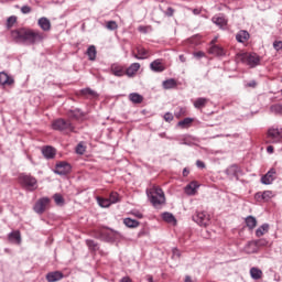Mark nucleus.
<instances>
[{"instance_id": "obj_30", "label": "nucleus", "mask_w": 282, "mask_h": 282, "mask_svg": "<svg viewBox=\"0 0 282 282\" xmlns=\"http://www.w3.org/2000/svg\"><path fill=\"white\" fill-rule=\"evenodd\" d=\"M245 221L249 230H254V228H257V218H254V216H248Z\"/></svg>"}, {"instance_id": "obj_27", "label": "nucleus", "mask_w": 282, "mask_h": 282, "mask_svg": "<svg viewBox=\"0 0 282 282\" xmlns=\"http://www.w3.org/2000/svg\"><path fill=\"white\" fill-rule=\"evenodd\" d=\"M82 96H86L87 98H98V93H96L91 88H84L80 90Z\"/></svg>"}, {"instance_id": "obj_2", "label": "nucleus", "mask_w": 282, "mask_h": 282, "mask_svg": "<svg viewBox=\"0 0 282 282\" xmlns=\"http://www.w3.org/2000/svg\"><path fill=\"white\" fill-rule=\"evenodd\" d=\"M147 195L154 208H160V206L166 204V196L160 186L153 185L147 189Z\"/></svg>"}, {"instance_id": "obj_37", "label": "nucleus", "mask_w": 282, "mask_h": 282, "mask_svg": "<svg viewBox=\"0 0 282 282\" xmlns=\"http://www.w3.org/2000/svg\"><path fill=\"white\" fill-rule=\"evenodd\" d=\"M137 52L143 61L151 56V54H149V51L144 47H137Z\"/></svg>"}, {"instance_id": "obj_49", "label": "nucleus", "mask_w": 282, "mask_h": 282, "mask_svg": "<svg viewBox=\"0 0 282 282\" xmlns=\"http://www.w3.org/2000/svg\"><path fill=\"white\" fill-rule=\"evenodd\" d=\"M163 118H164L165 122H173V120H174L173 113H171V112H165Z\"/></svg>"}, {"instance_id": "obj_46", "label": "nucleus", "mask_w": 282, "mask_h": 282, "mask_svg": "<svg viewBox=\"0 0 282 282\" xmlns=\"http://www.w3.org/2000/svg\"><path fill=\"white\" fill-rule=\"evenodd\" d=\"M107 30H118V23L116 21H108L106 24Z\"/></svg>"}, {"instance_id": "obj_40", "label": "nucleus", "mask_w": 282, "mask_h": 282, "mask_svg": "<svg viewBox=\"0 0 282 282\" xmlns=\"http://www.w3.org/2000/svg\"><path fill=\"white\" fill-rule=\"evenodd\" d=\"M270 111L271 113H275V115L282 113V105L281 104L272 105L270 107Z\"/></svg>"}, {"instance_id": "obj_64", "label": "nucleus", "mask_w": 282, "mask_h": 282, "mask_svg": "<svg viewBox=\"0 0 282 282\" xmlns=\"http://www.w3.org/2000/svg\"><path fill=\"white\" fill-rule=\"evenodd\" d=\"M101 236H105V235H107V230L106 229H101Z\"/></svg>"}, {"instance_id": "obj_15", "label": "nucleus", "mask_w": 282, "mask_h": 282, "mask_svg": "<svg viewBox=\"0 0 282 282\" xmlns=\"http://www.w3.org/2000/svg\"><path fill=\"white\" fill-rule=\"evenodd\" d=\"M110 72L113 76H117L118 78H121V76H124V74H127V70H124V66L119 64H112L110 66Z\"/></svg>"}, {"instance_id": "obj_1", "label": "nucleus", "mask_w": 282, "mask_h": 282, "mask_svg": "<svg viewBox=\"0 0 282 282\" xmlns=\"http://www.w3.org/2000/svg\"><path fill=\"white\" fill-rule=\"evenodd\" d=\"M11 39L21 45H36L45 41V33L32 29H15L11 31Z\"/></svg>"}, {"instance_id": "obj_56", "label": "nucleus", "mask_w": 282, "mask_h": 282, "mask_svg": "<svg viewBox=\"0 0 282 282\" xmlns=\"http://www.w3.org/2000/svg\"><path fill=\"white\" fill-rule=\"evenodd\" d=\"M196 166L198 169H206V164L203 161H200V160L196 161Z\"/></svg>"}, {"instance_id": "obj_58", "label": "nucleus", "mask_w": 282, "mask_h": 282, "mask_svg": "<svg viewBox=\"0 0 282 282\" xmlns=\"http://www.w3.org/2000/svg\"><path fill=\"white\" fill-rule=\"evenodd\" d=\"M132 56L133 58H137V61H143L142 57L140 56V53H133Z\"/></svg>"}, {"instance_id": "obj_21", "label": "nucleus", "mask_w": 282, "mask_h": 282, "mask_svg": "<svg viewBox=\"0 0 282 282\" xmlns=\"http://www.w3.org/2000/svg\"><path fill=\"white\" fill-rule=\"evenodd\" d=\"M245 252L247 254H254L257 252H259V249L257 248V243L253 241H249L245 248H243Z\"/></svg>"}, {"instance_id": "obj_51", "label": "nucleus", "mask_w": 282, "mask_h": 282, "mask_svg": "<svg viewBox=\"0 0 282 282\" xmlns=\"http://www.w3.org/2000/svg\"><path fill=\"white\" fill-rule=\"evenodd\" d=\"M273 47L276 52H280V50H282V41L273 42Z\"/></svg>"}, {"instance_id": "obj_42", "label": "nucleus", "mask_w": 282, "mask_h": 282, "mask_svg": "<svg viewBox=\"0 0 282 282\" xmlns=\"http://www.w3.org/2000/svg\"><path fill=\"white\" fill-rule=\"evenodd\" d=\"M110 200V204H118L120 202L119 195L116 192H112L108 198Z\"/></svg>"}, {"instance_id": "obj_39", "label": "nucleus", "mask_w": 282, "mask_h": 282, "mask_svg": "<svg viewBox=\"0 0 282 282\" xmlns=\"http://www.w3.org/2000/svg\"><path fill=\"white\" fill-rule=\"evenodd\" d=\"M196 188H197V185H195V183H191V184L186 185L185 193L187 195H195Z\"/></svg>"}, {"instance_id": "obj_44", "label": "nucleus", "mask_w": 282, "mask_h": 282, "mask_svg": "<svg viewBox=\"0 0 282 282\" xmlns=\"http://www.w3.org/2000/svg\"><path fill=\"white\" fill-rule=\"evenodd\" d=\"M253 242L256 243V247L259 248H264V246H268V240L265 239H258V240H253Z\"/></svg>"}, {"instance_id": "obj_23", "label": "nucleus", "mask_w": 282, "mask_h": 282, "mask_svg": "<svg viewBox=\"0 0 282 282\" xmlns=\"http://www.w3.org/2000/svg\"><path fill=\"white\" fill-rule=\"evenodd\" d=\"M208 101L209 99L206 97L196 98V100L194 101V107L195 109H204V107L208 105Z\"/></svg>"}, {"instance_id": "obj_50", "label": "nucleus", "mask_w": 282, "mask_h": 282, "mask_svg": "<svg viewBox=\"0 0 282 282\" xmlns=\"http://www.w3.org/2000/svg\"><path fill=\"white\" fill-rule=\"evenodd\" d=\"M21 12H22V14H30V12H32V7H30V6H23V7L21 8Z\"/></svg>"}, {"instance_id": "obj_18", "label": "nucleus", "mask_w": 282, "mask_h": 282, "mask_svg": "<svg viewBox=\"0 0 282 282\" xmlns=\"http://www.w3.org/2000/svg\"><path fill=\"white\" fill-rule=\"evenodd\" d=\"M140 70V63H132L127 69L126 75L128 78H133L135 74Z\"/></svg>"}, {"instance_id": "obj_54", "label": "nucleus", "mask_w": 282, "mask_h": 282, "mask_svg": "<svg viewBox=\"0 0 282 282\" xmlns=\"http://www.w3.org/2000/svg\"><path fill=\"white\" fill-rule=\"evenodd\" d=\"M172 252H173V258L174 259H180V257H181V253H180V250L177 249V248H174L173 250H172Z\"/></svg>"}, {"instance_id": "obj_29", "label": "nucleus", "mask_w": 282, "mask_h": 282, "mask_svg": "<svg viewBox=\"0 0 282 282\" xmlns=\"http://www.w3.org/2000/svg\"><path fill=\"white\" fill-rule=\"evenodd\" d=\"M86 54H87L89 61H96V56L98 54V51H96V46L95 45H90L87 48Z\"/></svg>"}, {"instance_id": "obj_36", "label": "nucleus", "mask_w": 282, "mask_h": 282, "mask_svg": "<svg viewBox=\"0 0 282 282\" xmlns=\"http://www.w3.org/2000/svg\"><path fill=\"white\" fill-rule=\"evenodd\" d=\"M163 221H166L167 224H175V216L173 214L165 212L162 214Z\"/></svg>"}, {"instance_id": "obj_22", "label": "nucleus", "mask_w": 282, "mask_h": 282, "mask_svg": "<svg viewBox=\"0 0 282 282\" xmlns=\"http://www.w3.org/2000/svg\"><path fill=\"white\" fill-rule=\"evenodd\" d=\"M250 276L253 279V281H259V279L263 278V271L257 267H252L250 269Z\"/></svg>"}, {"instance_id": "obj_10", "label": "nucleus", "mask_w": 282, "mask_h": 282, "mask_svg": "<svg viewBox=\"0 0 282 282\" xmlns=\"http://www.w3.org/2000/svg\"><path fill=\"white\" fill-rule=\"evenodd\" d=\"M274 180H276V170L270 169L268 171V173H265L261 177V184H264L265 186H270V184H272V182H274Z\"/></svg>"}, {"instance_id": "obj_38", "label": "nucleus", "mask_w": 282, "mask_h": 282, "mask_svg": "<svg viewBox=\"0 0 282 282\" xmlns=\"http://www.w3.org/2000/svg\"><path fill=\"white\" fill-rule=\"evenodd\" d=\"M53 199L56 206H63L65 204V198H63V195L61 194H54Z\"/></svg>"}, {"instance_id": "obj_17", "label": "nucleus", "mask_w": 282, "mask_h": 282, "mask_svg": "<svg viewBox=\"0 0 282 282\" xmlns=\"http://www.w3.org/2000/svg\"><path fill=\"white\" fill-rule=\"evenodd\" d=\"M64 278H65V274H63V272H61V271H53V272H48L46 274V281H48V282L61 281Z\"/></svg>"}, {"instance_id": "obj_34", "label": "nucleus", "mask_w": 282, "mask_h": 282, "mask_svg": "<svg viewBox=\"0 0 282 282\" xmlns=\"http://www.w3.org/2000/svg\"><path fill=\"white\" fill-rule=\"evenodd\" d=\"M123 224L127 226V228H138V226H140V221L132 218H126Z\"/></svg>"}, {"instance_id": "obj_57", "label": "nucleus", "mask_w": 282, "mask_h": 282, "mask_svg": "<svg viewBox=\"0 0 282 282\" xmlns=\"http://www.w3.org/2000/svg\"><path fill=\"white\" fill-rule=\"evenodd\" d=\"M119 282H133V280H131L129 276H123Z\"/></svg>"}, {"instance_id": "obj_61", "label": "nucleus", "mask_w": 282, "mask_h": 282, "mask_svg": "<svg viewBox=\"0 0 282 282\" xmlns=\"http://www.w3.org/2000/svg\"><path fill=\"white\" fill-rule=\"evenodd\" d=\"M248 87H257V82L252 80L249 84H247Z\"/></svg>"}, {"instance_id": "obj_3", "label": "nucleus", "mask_w": 282, "mask_h": 282, "mask_svg": "<svg viewBox=\"0 0 282 282\" xmlns=\"http://www.w3.org/2000/svg\"><path fill=\"white\" fill-rule=\"evenodd\" d=\"M236 62L245 63V65H249V67H257V65L261 63V57H259V55H257L256 53H237Z\"/></svg>"}, {"instance_id": "obj_32", "label": "nucleus", "mask_w": 282, "mask_h": 282, "mask_svg": "<svg viewBox=\"0 0 282 282\" xmlns=\"http://www.w3.org/2000/svg\"><path fill=\"white\" fill-rule=\"evenodd\" d=\"M270 230V225L269 224H263L256 230V237H263Z\"/></svg>"}, {"instance_id": "obj_25", "label": "nucleus", "mask_w": 282, "mask_h": 282, "mask_svg": "<svg viewBox=\"0 0 282 282\" xmlns=\"http://www.w3.org/2000/svg\"><path fill=\"white\" fill-rule=\"evenodd\" d=\"M193 122H195V119L187 117L181 121L177 122V127H180V129H189L191 124H193Z\"/></svg>"}, {"instance_id": "obj_8", "label": "nucleus", "mask_w": 282, "mask_h": 282, "mask_svg": "<svg viewBox=\"0 0 282 282\" xmlns=\"http://www.w3.org/2000/svg\"><path fill=\"white\" fill-rule=\"evenodd\" d=\"M48 204H50V198L47 197L40 198L33 207L34 213H36L37 215H43Z\"/></svg>"}, {"instance_id": "obj_48", "label": "nucleus", "mask_w": 282, "mask_h": 282, "mask_svg": "<svg viewBox=\"0 0 282 282\" xmlns=\"http://www.w3.org/2000/svg\"><path fill=\"white\" fill-rule=\"evenodd\" d=\"M85 151H86V148H85V145H83V143L77 144V147H76V153H77L78 155H83V154L85 153Z\"/></svg>"}, {"instance_id": "obj_43", "label": "nucleus", "mask_w": 282, "mask_h": 282, "mask_svg": "<svg viewBox=\"0 0 282 282\" xmlns=\"http://www.w3.org/2000/svg\"><path fill=\"white\" fill-rule=\"evenodd\" d=\"M175 118L180 119L182 116H186V108L178 107L177 111L174 112Z\"/></svg>"}, {"instance_id": "obj_5", "label": "nucleus", "mask_w": 282, "mask_h": 282, "mask_svg": "<svg viewBox=\"0 0 282 282\" xmlns=\"http://www.w3.org/2000/svg\"><path fill=\"white\" fill-rule=\"evenodd\" d=\"M20 184L23 186V188L31 192L39 188V181H36V177L30 174H21Z\"/></svg>"}, {"instance_id": "obj_47", "label": "nucleus", "mask_w": 282, "mask_h": 282, "mask_svg": "<svg viewBox=\"0 0 282 282\" xmlns=\"http://www.w3.org/2000/svg\"><path fill=\"white\" fill-rule=\"evenodd\" d=\"M14 23H17V17H14V15L9 17L7 20V26L12 28V25H14Z\"/></svg>"}, {"instance_id": "obj_14", "label": "nucleus", "mask_w": 282, "mask_h": 282, "mask_svg": "<svg viewBox=\"0 0 282 282\" xmlns=\"http://www.w3.org/2000/svg\"><path fill=\"white\" fill-rule=\"evenodd\" d=\"M151 72H154L155 74H162L166 69V66H164V63H162V59H154L150 64Z\"/></svg>"}, {"instance_id": "obj_24", "label": "nucleus", "mask_w": 282, "mask_h": 282, "mask_svg": "<svg viewBox=\"0 0 282 282\" xmlns=\"http://www.w3.org/2000/svg\"><path fill=\"white\" fill-rule=\"evenodd\" d=\"M250 39V33H248V31H239L236 34V41H238V43H246V41H248Z\"/></svg>"}, {"instance_id": "obj_16", "label": "nucleus", "mask_w": 282, "mask_h": 282, "mask_svg": "<svg viewBox=\"0 0 282 282\" xmlns=\"http://www.w3.org/2000/svg\"><path fill=\"white\" fill-rule=\"evenodd\" d=\"M42 155L46 160H54V158H56V149H54L51 145H46V147L42 148Z\"/></svg>"}, {"instance_id": "obj_6", "label": "nucleus", "mask_w": 282, "mask_h": 282, "mask_svg": "<svg viewBox=\"0 0 282 282\" xmlns=\"http://www.w3.org/2000/svg\"><path fill=\"white\" fill-rule=\"evenodd\" d=\"M269 144H279L282 142V128L271 127L267 133Z\"/></svg>"}, {"instance_id": "obj_9", "label": "nucleus", "mask_w": 282, "mask_h": 282, "mask_svg": "<svg viewBox=\"0 0 282 282\" xmlns=\"http://www.w3.org/2000/svg\"><path fill=\"white\" fill-rule=\"evenodd\" d=\"M54 173L56 175H67L72 173V165L67 162H59L56 164Z\"/></svg>"}, {"instance_id": "obj_4", "label": "nucleus", "mask_w": 282, "mask_h": 282, "mask_svg": "<svg viewBox=\"0 0 282 282\" xmlns=\"http://www.w3.org/2000/svg\"><path fill=\"white\" fill-rule=\"evenodd\" d=\"M52 129H54V131H61L62 133H72L74 132V124H72L69 120L57 119L53 121Z\"/></svg>"}, {"instance_id": "obj_52", "label": "nucleus", "mask_w": 282, "mask_h": 282, "mask_svg": "<svg viewBox=\"0 0 282 282\" xmlns=\"http://www.w3.org/2000/svg\"><path fill=\"white\" fill-rule=\"evenodd\" d=\"M165 17H173L175 14V10L173 8H167V10L164 12Z\"/></svg>"}, {"instance_id": "obj_45", "label": "nucleus", "mask_w": 282, "mask_h": 282, "mask_svg": "<svg viewBox=\"0 0 282 282\" xmlns=\"http://www.w3.org/2000/svg\"><path fill=\"white\" fill-rule=\"evenodd\" d=\"M86 246L89 250H98V243L94 240H86Z\"/></svg>"}, {"instance_id": "obj_63", "label": "nucleus", "mask_w": 282, "mask_h": 282, "mask_svg": "<svg viewBox=\"0 0 282 282\" xmlns=\"http://www.w3.org/2000/svg\"><path fill=\"white\" fill-rule=\"evenodd\" d=\"M185 282H193V279H191V275L185 276Z\"/></svg>"}, {"instance_id": "obj_55", "label": "nucleus", "mask_w": 282, "mask_h": 282, "mask_svg": "<svg viewBox=\"0 0 282 282\" xmlns=\"http://www.w3.org/2000/svg\"><path fill=\"white\" fill-rule=\"evenodd\" d=\"M194 56H195V58H204V56H206V54L204 52L199 51V52L194 53Z\"/></svg>"}, {"instance_id": "obj_12", "label": "nucleus", "mask_w": 282, "mask_h": 282, "mask_svg": "<svg viewBox=\"0 0 282 282\" xmlns=\"http://www.w3.org/2000/svg\"><path fill=\"white\" fill-rule=\"evenodd\" d=\"M0 85L2 87H11V85H14V78L6 72H0Z\"/></svg>"}, {"instance_id": "obj_31", "label": "nucleus", "mask_w": 282, "mask_h": 282, "mask_svg": "<svg viewBox=\"0 0 282 282\" xmlns=\"http://www.w3.org/2000/svg\"><path fill=\"white\" fill-rule=\"evenodd\" d=\"M226 174L229 177H237V175H239V166L237 165H230L227 170H226Z\"/></svg>"}, {"instance_id": "obj_59", "label": "nucleus", "mask_w": 282, "mask_h": 282, "mask_svg": "<svg viewBox=\"0 0 282 282\" xmlns=\"http://www.w3.org/2000/svg\"><path fill=\"white\" fill-rule=\"evenodd\" d=\"M267 153H274V147L269 145V147L267 148Z\"/></svg>"}, {"instance_id": "obj_60", "label": "nucleus", "mask_w": 282, "mask_h": 282, "mask_svg": "<svg viewBox=\"0 0 282 282\" xmlns=\"http://www.w3.org/2000/svg\"><path fill=\"white\" fill-rule=\"evenodd\" d=\"M188 173H191L189 171H188V169H184L183 170V177H188Z\"/></svg>"}, {"instance_id": "obj_33", "label": "nucleus", "mask_w": 282, "mask_h": 282, "mask_svg": "<svg viewBox=\"0 0 282 282\" xmlns=\"http://www.w3.org/2000/svg\"><path fill=\"white\" fill-rule=\"evenodd\" d=\"M83 111H80V109H75V110H70L68 112V118H70L72 120H80V118H83Z\"/></svg>"}, {"instance_id": "obj_19", "label": "nucleus", "mask_w": 282, "mask_h": 282, "mask_svg": "<svg viewBox=\"0 0 282 282\" xmlns=\"http://www.w3.org/2000/svg\"><path fill=\"white\" fill-rule=\"evenodd\" d=\"M37 25L43 30V32H50V30H52V22H50V19L47 18H40Z\"/></svg>"}, {"instance_id": "obj_53", "label": "nucleus", "mask_w": 282, "mask_h": 282, "mask_svg": "<svg viewBox=\"0 0 282 282\" xmlns=\"http://www.w3.org/2000/svg\"><path fill=\"white\" fill-rule=\"evenodd\" d=\"M132 215L137 217V219H142L144 217V215L139 210L132 212Z\"/></svg>"}, {"instance_id": "obj_26", "label": "nucleus", "mask_w": 282, "mask_h": 282, "mask_svg": "<svg viewBox=\"0 0 282 282\" xmlns=\"http://www.w3.org/2000/svg\"><path fill=\"white\" fill-rule=\"evenodd\" d=\"M130 102H133V105H140L142 100H144V97L138 93H131L129 95Z\"/></svg>"}, {"instance_id": "obj_11", "label": "nucleus", "mask_w": 282, "mask_h": 282, "mask_svg": "<svg viewBox=\"0 0 282 282\" xmlns=\"http://www.w3.org/2000/svg\"><path fill=\"white\" fill-rule=\"evenodd\" d=\"M272 197H274V192L272 191L258 192L254 195V199H257V202H270Z\"/></svg>"}, {"instance_id": "obj_20", "label": "nucleus", "mask_w": 282, "mask_h": 282, "mask_svg": "<svg viewBox=\"0 0 282 282\" xmlns=\"http://www.w3.org/2000/svg\"><path fill=\"white\" fill-rule=\"evenodd\" d=\"M209 54L214 56H226V51H224V47L214 44L209 48Z\"/></svg>"}, {"instance_id": "obj_35", "label": "nucleus", "mask_w": 282, "mask_h": 282, "mask_svg": "<svg viewBox=\"0 0 282 282\" xmlns=\"http://www.w3.org/2000/svg\"><path fill=\"white\" fill-rule=\"evenodd\" d=\"M9 240L14 241L15 243H21V231H12L9 234Z\"/></svg>"}, {"instance_id": "obj_41", "label": "nucleus", "mask_w": 282, "mask_h": 282, "mask_svg": "<svg viewBox=\"0 0 282 282\" xmlns=\"http://www.w3.org/2000/svg\"><path fill=\"white\" fill-rule=\"evenodd\" d=\"M98 204L101 208H109V206H111L109 198H98Z\"/></svg>"}, {"instance_id": "obj_7", "label": "nucleus", "mask_w": 282, "mask_h": 282, "mask_svg": "<svg viewBox=\"0 0 282 282\" xmlns=\"http://www.w3.org/2000/svg\"><path fill=\"white\" fill-rule=\"evenodd\" d=\"M192 219L202 228L210 226V214L208 212H196Z\"/></svg>"}, {"instance_id": "obj_28", "label": "nucleus", "mask_w": 282, "mask_h": 282, "mask_svg": "<svg viewBox=\"0 0 282 282\" xmlns=\"http://www.w3.org/2000/svg\"><path fill=\"white\" fill-rule=\"evenodd\" d=\"M163 89H175L177 87V82L173 78L166 79L162 83Z\"/></svg>"}, {"instance_id": "obj_62", "label": "nucleus", "mask_w": 282, "mask_h": 282, "mask_svg": "<svg viewBox=\"0 0 282 282\" xmlns=\"http://www.w3.org/2000/svg\"><path fill=\"white\" fill-rule=\"evenodd\" d=\"M180 62L181 63H186V57L184 55H180Z\"/></svg>"}, {"instance_id": "obj_13", "label": "nucleus", "mask_w": 282, "mask_h": 282, "mask_svg": "<svg viewBox=\"0 0 282 282\" xmlns=\"http://www.w3.org/2000/svg\"><path fill=\"white\" fill-rule=\"evenodd\" d=\"M212 21L213 23H215V25L220 28V30H226L228 25V20H226V17H224V14L214 15L212 18Z\"/></svg>"}]
</instances>
